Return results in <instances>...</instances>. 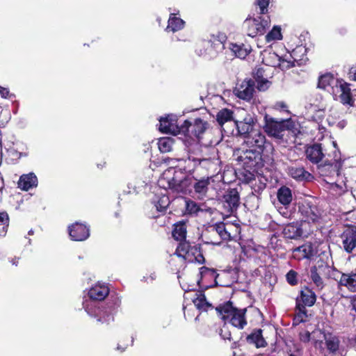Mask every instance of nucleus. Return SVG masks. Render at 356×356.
Instances as JSON below:
<instances>
[{
  "mask_svg": "<svg viewBox=\"0 0 356 356\" xmlns=\"http://www.w3.org/2000/svg\"><path fill=\"white\" fill-rule=\"evenodd\" d=\"M295 50L291 54H286L283 57H280V63L277 67H279L282 70H286L294 66V62L296 58H294Z\"/></svg>",
  "mask_w": 356,
  "mask_h": 356,
  "instance_id": "nucleus-32",
  "label": "nucleus"
},
{
  "mask_svg": "<svg viewBox=\"0 0 356 356\" xmlns=\"http://www.w3.org/2000/svg\"><path fill=\"white\" fill-rule=\"evenodd\" d=\"M153 203L158 211H163L168 207L170 200L165 194H161V195H156Z\"/></svg>",
  "mask_w": 356,
  "mask_h": 356,
  "instance_id": "nucleus-35",
  "label": "nucleus"
},
{
  "mask_svg": "<svg viewBox=\"0 0 356 356\" xmlns=\"http://www.w3.org/2000/svg\"><path fill=\"white\" fill-rule=\"evenodd\" d=\"M174 139L171 137L161 138L158 141L159 150L163 153H167L172 149Z\"/></svg>",
  "mask_w": 356,
  "mask_h": 356,
  "instance_id": "nucleus-38",
  "label": "nucleus"
},
{
  "mask_svg": "<svg viewBox=\"0 0 356 356\" xmlns=\"http://www.w3.org/2000/svg\"><path fill=\"white\" fill-rule=\"evenodd\" d=\"M280 56L275 52H266L263 54V63L268 66L276 67L280 63Z\"/></svg>",
  "mask_w": 356,
  "mask_h": 356,
  "instance_id": "nucleus-39",
  "label": "nucleus"
},
{
  "mask_svg": "<svg viewBox=\"0 0 356 356\" xmlns=\"http://www.w3.org/2000/svg\"><path fill=\"white\" fill-rule=\"evenodd\" d=\"M226 40V36L223 33H219L216 36H213L212 42L216 48V51H220L224 49V42Z\"/></svg>",
  "mask_w": 356,
  "mask_h": 356,
  "instance_id": "nucleus-47",
  "label": "nucleus"
},
{
  "mask_svg": "<svg viewBox=\"0 0 356 356\" xmlns=\"http://www.w3.org/2000/svg\"><path fill=\"white\" fill-rule=\"evenodd\" d=\"M311 339L314 341L312 333L311 334L308 331H303L300 333V340L302 342H309Z\"/></svg>",
  "mask_w": 356,
  "mask_h": 356,
  "instance_id": "nucleus-54",
  "label": "nucleus"
},
{
  "mask_svg": "<svg viewBox=\"0 0 356 356\" xmlns=\"http://www.w3.org/2000/svg\"><path fill=\"white\" fill-rule=\"evenodd\" d=\"M341 80L335 78L332 74L327 73L320 76L318 87L332 94Z\"/></svg>",
  "mask_w": 356,
  "mask_h": 356,
  "instance_id": "nucleus-17",
  "label": "nucleus"
},
{
  "mask_svg": "<svg viewBox=\"0 0 356 356\" xmlns=\"http://www.w3.org/2000/svg\"><path fill=\"white\" fill-rule=\"evenodd\" d=\"M350 75L353 80L356 81V66L351 68L350 71Z\"/></svg>",
  "mask_w": 356,
  "mask_h": 356,
  "instance_id": "nucleus-59",
  "label": "nucleus"
},
{
  "mask_svg": "<svg viewBox=\"0 0 356 356\" xmlns=\"http://www.w3.org/2000/svg\"><path fill=\"white\" fill-rule=\"evenodd\" d=\"M236 122H243L250 126H254L255 119L251 115H247L242 121H236Z\"/></svg>",
  "mask_w": 356,
  "mask_h": 356,
  "instance_id": "nucleus-55",
  "label": "nucleus"
},
{
  "mask_svg": "<svg viewBox=\"0 0 356 356\" xmlns=\"http://www.w3.org/2000/svg\"><path fill=\"white\" fill-rule=\"evenodd\" d=\"M184 25L185 22L182 19L176 17V14L171 13L168 19L166 31L175 33L181 30L184 27Z\"/></svg>",
  "mask_w": 356,
  "mask_h": 356,
  "instance_id": "nucleus-28",
  "label": "nucleus"
},
{
  "mask_svg": "<svg viewBox=\"0 0 356 356\" xmlns=\"http://www.w3.org/2000/svg\"><path fill=\"white\" fill-rule=\"evenodd\" d=\"M323 211L316 206H309L302 210V213L305 221L317 223L321 221L323 217Z\"/></svg>",
  "mask_w": 356,
  "mask_h": 356,
  "instance_id": "nucleus-20",
  "label": "nucleus"
},
{
  "mask_svg": "<svg viewBox=\"0 0 356 356\" xmlns=\"http://www.w3.org/2000/svg\"><path fill=\"white\" fill-rule=\"evenodd\" d=\"M0 223H7L8 224V216L6 212L0 213Z\"/></svg>",
  "mask_w": 356,
  "mask_h": 356,
  "instance_id": "nucleus-57",
  "label": "nucleus"
},
{
  "mask_svg": "<svg viewBox=\"0 0 356 356\" xmlns=\"http://www.w3.org/2000/svg\"><path fill=\"white\" fill-rule=\"evenodd\" d=\"M187 126L188 127V120H185L181 126H179L177 116L175 115H168L161 118L159 120V130L174 136L185 134L186 130L188 129Z\"/></svg>",
  "mask_w": 356,
  "mask_h": 356,
  "instance_id": "nucleus-5",
  "label": "nucleus"
},
{
  "mask_svg": "<svg viewBox=\"0 0 356 356\" xmlns=\"http://www.w3.org/2000/svg\"><path fill=\"white\" fill-rule=\"evenodd\" d=\"M155 278H156V275H155V273H152V274H151V275H149V277H144V279H145L147 282H148V280H149V279L150 280V281H153V280H155Z\"/></svg>",
  "mask_w": 356,
  "mask_h": 356,
  "instance_id": "nucleus-61",
  "label": "nucleus"
},
{
  "mask_svg": "<svg viewBox=\"0 0 356 356\" xmlns=\"http://www.w3.org/2000/svg\"><path fill=\"white\" fill-rule=\"evenodd\" d=\"M208 233L212 236H218L222 240H230L232 238L230 232L223 222L218 223L215 226L211 227L208 230Z\"/></svg>",
  "mask_w": 356,
  "mask_h": 356,
  "instance_id": "nucleus-23",
  "label": "nucleus"
},
{
  "mask_svg": "<svg viewBox=\"0 0 356 356\" xmlns=\"http://www.w3.org/2000/svg\"><path fill=\"white\" fill-rule=\"evenodd\" d=\"M220 334L221 337L225 340L227 339L231 341L232 339L231 332L229 331V327L226 325V324H225L220 329Z\"/></svg>",
  "mask_w": 356,
  "mask_h": 356,
  "instance_id": "nucleus-51",
  "label": "nucleus"
},
{
  "mask_svg": "<svg viewBox=\"0 0 356 356\" xmlns=\"http://www.w3.org/2000/svg\"><path fill=\"white\" fill-rule=\"evenodd\" d=\"M327 106V102L322 97H320L319 99L316 98L313 102H309L305 108L307 114L314 120H317L324 116Z\"/></svg>",
  "mask_w": 356,
  "mask_h": 356,
  "instance_id": "nucleus-11",
  "label": "nucleus"
},
{
  "mask_svg": "<svg viewBox=\"0 0 356 356\" xmlns=\"http://www.w3.org/2000/svg\"><path fill=\"white\" fill-rule=\"evenodd\" d=\"M341 238L344 250L348 253L352 252L356 248V232L348 229L343 232Z\"/></svg>",
  "mask_w": 356,
  "mask_h": 356,
  "instance_id": "nucleus-19",
  "label": "nucleus"
},
{
  "mask_svg": "<svg viewBox=\"0 0 356 356\" xmlns=\"http://www.w3.org/2000/svg\"><path fill=\"white\" fill-rule=\"evenodd\" d=\"M175 256L181 263L185 261L201 264L204 260L200 251L195 247H191L186 241L179 244L175 252Z\"/></svg>",
  "mask_w": 356,
  "mask_h": 356,
  "instance_id": "nucleus-4",
  "label": "nucleus"
},
{
  "mask_svg": "<svg viewBox=\"0 0 356 356\" xmlns=\"http://www.w3.org/2000/svg\"><path fill=\"white\" fill-rule=\"evenodd\" d=\"M310 279L316 286L317 290H321L324 287V282L316 267H313L310 270Z\"/></svg>",
  "mask_w": 356,
  "mask_h": 356,
  "instance_id": "nucleus-41",
  "label": "nucleus"
},
{
  "mask_svg": "<svg viewBox=\"0 0 356 356\" xmlns=\"http://www.w3.org/2000/svg\"><path fill=\"white\" fill-rule=\"evenodd\" d=\"M172 236L177 241H180V243L184 242L186 236V225L184 222H179L175 225L172 232Z\"/></svg>",
  "mask_w": 356,
  "mask_h": 356,
  "instance_id": "nucleus-33",
  "label": "nucleus"
},
{
  "mask_svg": "<svg viewBox=\"0 0 356 356\" xmlns=\"http://www.w3.org/2000/svg\"><path fill=\"white\" fill-rule=\"evenodd\" d=\"M69 235L72 240L82 241L90 236L89 228L84 224L75 222L68 227Z\"/></svg>",
  "mask_w": 356,
  "mask_h": 356,
  "instance_id": "nucleus-13",
  "label": "nucleus"
},
{
  "mask_svg": "<svg viewBox=\"0 0 356 356\" xmlns=\"http://www.w3.org/2000/svg\"><path fill=\"white\" fill-rule=\"evenodd\" d=\"M264 129L266 134L278 140H283L286 131H293L295 122L291 118L277 120L266 115L264 117Z\"/></svg>",
  "mask_w": 356,
  "mask_h": 356,
  "instance_id": "nucleus-2",
  "label": "nucleus"
},
{
  "mask_svg": "<svg viewBox=\"0 0 356 356\" xmlns=\"http://www.w3.org/2000/svg\"><path fill=\"white\" fill-rule=\"evenodd\" d=\"M264 70L258 68L254 72V77L257 83V89L260 91L266 90L270 86V82L264 77Z\"/></svg>",
  "mask_w": 356,
  "mask_h": 356,
  "instance_id": "nucleus-29",
  "label": "nucleus"
},
{
  "mask_svg": "<svg viewBox=\"0 0 356 356\" xmlns=\"http://www.w3.org/2000/svg\"><path fill=\"white\" fill-rule=\"evenodd\" d=\"M95 305V303L91 300L83 302L85 310L90 316L97 317V321L102 323H108L113 320L111 314L101 310L99 308H96Z\"/></svg>",
  "mask_w": 356,
  "mask_h": 356,
  "instance_id": "nucleus-12",
  "label": "nucleus"
},
{
  "mask_svg": "<svg viewBox=\"0 0 356 356\" xmlns=\"http://www.w3.org/2000/svg\"><path fill=\"white\" fill-rule=\"evenodd\" d=\"M314 344L315 347L321 346L323 342L321 338L325 341V345L327 350L331 353H336L339 348V338L331 334L323 332L321 330H316L312 332Z\"/></svg>",
  "mask_w": 356,
  "mask_h": 356,
  "instance_id": "nucleus-7",
  "label": "nucleus"
},
{
  "mask_svg": "<svg viewBox=\"0 0 356 356\" xmlns=\"http://www.w3.org/2000/svg\"><path fill=\"white\" fill-rule=\"evenodd\" d=\"M18 188L24 191L35 188L38 186V178L36 175L30 172L29 174L22 175L18 181Z\"/></svg>",
  "mask_w": 356,
  "mask_h": 356,
  "instance_id": "nucleus-21",
  "label": "nucleus"
},
{
  "mask_svg": "<svg viewBox=\"0 0 356 356\" xmlns=\"http://www.w3.org/2000/svg\"><path fill=\"white\" fill-rule=\"evenodd\" d=\"M351 310L356 313V296L351 301Z\"/></svg>",
  "mask_w": 356,
  "mask_h": 356,
  "instance_id": "nucleus-60",
  "label": "nucleus"
},
{
  "mask_svg": "<svg viewBox=\"0 0 356 356\" xmlns=\"http://www.w3.org/2000/svg\"><path fill=\"white\" fill-rule=\"evenodd\" d=\"M283 234L285 238L296 239L302 236V230L298 223L289 224L284 228Z\"/></svg>",
  "mask_w": 356,
  "mask_h": 356,
  "instance_id": "nucleus-27",
  "label": "nucleus"
},
{
  "mask_svg": "<svg viewBox=\"0 0 356 356\" xmlns=\"http://www.w3.org/2000/svg\"><path fill=\"white\" fill-rule=\"evenodd\" d=\"M185 299H191L197 309L202 312L207 311L211 305L206 300V297L201 291H195L192 296L188 292L184 296Z\"/></svg>",
  "mask_w": 356,
  "mask_h": 356,
  "instance_id": "nucleus-16",
  "label": "nucleus"
},
{
  "mask_svg": "<svg viewBox=\"0 0 356 356\" xmlns=\"http://www.w3.org/2000/svg\"><path fill=\"white\" fill-rule=\"evenodd\" d=\"M0 95L3 98H8L10 96L8 88L0 86Z\"/></svg>",
  "mask_w": 356,
  "mask_h": 356,
  "instance_id": "nucleus-56",
  "label": "nucleus"
},
{
  "mask_svg": "<svg viewBox=\"0 0 356 356\" xmlns=\"http://www.w3.org/2000/svg\"><path fill=\"white\" fill-rule=\"evenodd\" d=\"M255 81L250 79H245L238 81L234 89V94L239 99L249 102L254 92Z\"/></svg>",
  "mask_w": 356,
  "mask_h": 356,
  "instance_id": "nucleus-10",
  "label": "nucleus"
},
{
  "mask_svg": "<svg viewBox=\"0 0 356 356\" xmlns=\"http://www.w3.org/2000/svg\"><path fill=\"white\" fill-rule=\"evenodd\" d=\"M218 276H219V275H216V277H215V282H216V284H218V283H217V279H218Z\"/></svg>",
  "mask_w": 356,
  "mask_h": 356,
  "instance_id": "nucleus-64",
  "label": "nucleus"
},
{
  "mask_svg": "<svg viewBox=\"0 0 356 356\" xmlns=\"http://www.w3.org/2000/svg\"><path fill=\"white\" fill-rule=\"evenodd\" d=\"M205 270H206L207 271H208V272L211 274V275H212V276H213V275H215V274H216V271H215V270H213V269H207H207H205Z\"/></svg>",
  "mask_w": 356,
  "mask_h": 356,
  "instance_id": "nucleus-62",
  "label": "nucleus"
},
{
  "mask_svg": "<svg viewBox=\"0 0 356 356\" xmlns=\"http://www.w3.org/2000/svg\"><path fill=\"white\" fill-rule=\"evenodd\" d=\"M209 124L207 121L197 118L193 122L188 121V129L185 131V135H189L190 137L200 138L205 131L209 128Z\"/></svg>",
  "mask_w": 356,
  "mask_h": 356,
  "instance_id": "nucleus-14",
  "label": "nucleus"
},
{
  "mask_svg": "<svg viewBox=\"0 0 356 356\" xmlns=\"http://www.w3.org/2000/svg\"><path fill=\"white\" fill-rule=\"evenodd\" d=\"M307 318V309L302 305H296V315L293 318L294 324H299L306 321Z\"/></svg>",
  "mask_w": 356,
  "mask_h": 356,
  "instance_id": "nucleus-42",
  "label": "nucleus"
},
{
  "mask_svg": "<svg viewBox=\"0 0 356 356\" xmlns=\"http://www.w3.org/2000/svg\"><path fill=\"white\" fill-rule=\"evenodd\" d=\"M279 202L284 206H288L292 201V193L289 188L286 186L281 187L277 193Z\"/></svg>",
  "mask_w": 356,
  "mask_h": 356,
  "instance_id": "nucleus-30",
  "label": "nucleus"
},
{
  "mask_svg": "<svg viewBox=\"0 0 356 356\" xmlns=\"http://www.w3.org/2000/svg\"><path fill=\"white\" fill-rule=\"evenodd\" d=\"M159 187L170 189L173 192L182 193L188 186L187 176L181 169L168 168L158 180Z\"/></svg>",
  "mask_w": 356,
  "mask_h": 356,
  "instance_id": "nucleus-1",
  "label": "nucleus"
},
{
  "mask_svg": "<svg viewBox=\"0 0 356 356\" xmlns=\"http://www.w3.org/2000/svg\"><path fill=\"white\" fill-rule=\"evenodd\" d=\"M109 293L108 287L105 284L98 283L90 288L88 296L93 300H102Z\"/></svg>",
  "mask_w": 356,
  "mask_h": 356,
  "instance_id": "nucleus-22",
  "label": "nucleus"
},
{
  "mask_svg": "<svg viewBox=\"0 0 356 356\" xmlns=\"http://www.w3.org/2000/svg\"><path fill=\"white\" fill-rule=\"evenodd\" d=\"M246 29L248 35L255 37L258 35H263L270 26V20L268 17H258L247 19L243 23Z\"/></svg>",
  "mask_w": 356,
  "mask_h": 356,
  "instance_id": "nucleus-6",
  "label": "nucleus"
},
{
  "mask_svg": "<svg viewBox=\"0 0 356 356\" xmlns=\"http://www.w3.org/2000/svg\"><path fill=\"white\" fill-rule=\"evenodd\" d=\"M269 2L270 0H257V5L260 8L261 14H265L266 13H267Z\"/></svg>",
  "mask_w": 356,
  "mask_h": 356,
  "instance_id": "nucleus-52",
  "label": "nucleus"
},
{
  "mask_svg": "<svg viewBox=\"0 0 356 356\" xmlns=\"http://www.w3.org/2000/svg\"><path fill=\"white\" fill-rule=\"evenodd\" d=\"M234 123L238 129V133L243 135V137L245 136V135H248L252 131L256 130L253 126H250L243 122H234Z\"/></svg>",
  "mask_w": 356,
  "mask_h": 356,
  "instance_id": "nucleus-46",
  "label": "nucleus"
},
{
  "mask_svg": "<svg viewBox=\"0 0 356 356\" xmlns=\"http://www.w3.org/2000/svg\"><path fill=\"white\" fill-rule=\"evenodd\" d=\"M244 143L249 147L261 149L266 143L265 136L259 129L252 131L248 135L244 136Z\"/></svg>",
  "mask_w": 356,
  "mask_h": 356,
  "instance_id": "nucleus-15",
  "label": "nucleus"
},
{
  "mask_svg": "<svg viewBox=\"0 0 356 356\" xmlns=\"http://www.w3.org/2000/svg\"><path fill=\"white\" fill-rule=\"evenodd\" d=\"M297 275V273L293 270H291L287 273L286 277L290 285L295 286L298 284Z\"/></svg>",
  "mask_w": 356,
  "mask_h": 356,
  "instance_id": "nucleus-49",
  "label": "nucleus"
},
{
  "mask_svg": "<svg viewBox=\"0 0 356 356\" xmlns=\"http://www.w3.org/2000/svg\"><path fill=\"white\" fill-rule=\"evenodd\" d=\"M229 49L239 58H245L250 52V49L245 47L243 44H230Z\"/></svg>",
  "mask_w": 356,
  "mask_h": 356,
  "instance_id": "nucleus-40",
  "label": "nucleus"
},
{
  "mask_svg": "<svg viewBox=\"0 0 356 356\" xmlns=\"http://www.w3.org/2000/svg\"><path fill=\"white\" fill-rule=\"evenodd\" d=\"M281 31L282 29L280 26H275L265 37L266 42L270 43L276 40H282V35Z\"/></svg>",
  "mask_w": 356,
  "mask_h": 356,
  "instance_id": "nucleus-43",
  "label": "nucleus"
},
{
  "mask_svg": "<svg viewBox=\"0 0 356 356\" xmlns=\"http://www.w3.org/2000/svg\"><path fill=\"white\" fill-rule=\"evenodd\" d=\"M225 202L230 209H236L239 203V195L236 189L231 190L225 196Z\"/></svg>",
  "mask_w": 356,
  "mask_h": 356,
  "instance_id": "nucleus-34",
  "label": "nucleus"
},
{
  "mask_svg": "<svg viewBox=\"0 0 356 356\" xmlns=\"http://www.w3.org/2000/svg\"><path fill=\"white\" fill-rule=\"evenodd\" d=\"M211 179V177H208L200 179L195 183L193 188L198 199L202 200L205 197L209 189Z\"/></svg>",
  "mask_w": 356,
  "mask_h": 356,
  "instance_id": "nucleus-24",
  "label": "nucleus"
},
{
  "mask_svg": "<svg viewBox=\"0 0 356 356\" xmlns=\"http://www.w3.org/2000/svg\"><path fill=\"white\" fill-rule=\"evenodd\" d=\"M289 174L291 177L298 181L306 180L310 177V174L302 167L289 168Z\"/></svg>",
  "mask_w": 356,
  "mask_h": 356,
  "instance_id": "nucleus-31",
  "label": "nucleus"
},
{
  "mask_svg": "<svg viewBox=\"0 0 356 356\" xmlns=\"http://www.w3.org/2000/svg\"><path fill=\"white\" fill-rule=\"evenodd\" d=\"M273 109L278 111L281 113H289L287 105L284 102H277L273 106Z\"/></svg>",
  "mask_w": 356,
  "mask_h": 356,
  "instance_id": "nucleus-50",
  "label": "nucleus"
},
{
  "mask_svg": "<svg viewBox=\"0 0 356 356\" xmlns=\"http://www.w3.org/2000/svg\"><path fill=\"white\" fill-rule=\"evenodd\" d=\"M332 95L335 100L339 101L343 105L353 106L355 101L351 95L350 85L343 80H341L335 87Z\"/></svg>",
  "mask_w": 356,
  "mask_h": 356,
  "instance_id": "nucleus-9",
  "label": "nucleus"
},
{
  "mask_svg": "<svg viewBox=\"0 0 356 356\" xmlns=\"http://www.w3.org/2000/svg\"><path fill=\"white\" fill-rule=\"evenodd\" d=\"M8 224L7 223H0V236H5L7 232V227Z\"/></svg>",
  "mask_w": 356,
  "mask_h": 356,
  "instance_id": "nucleus-58",
  "label": "nucleus"
},
{
  "mask_svg": "<svg viewBox=\"0 0 356 356\" xmlns=\"http://www.w3.org/2000/svg\"><path fill=\"white\" fill-rule=\"evenodd\" d=\"M147 183L144 181H138L136 183L129 182L128 184L129 188H131L134 193L140 192L145 186Z\"/></svg>",
  "mask_w": 356,
  "mask_h": 356,
  "instance_id": "nucleus-48",
  "label": "nucleus"
},
{
  "mask_svg": "<svg viewBox=\"0 0 356 356\" xmlns=\"http://www.w3.org/2000/svg\"><path fill=\"white\" fill-rule=\"evenodd\" d=\"M306 154L310 161L316 163L321 161L324 155L320 144H314L307 147Z\"/></svg>",
  "mask_w": 356,
  "mask_h": 356,
  "instance_id": "nucleus-25",
  "label": "nucleus"
},
{
  "mask_svg": "<svg viewBox=\"0 0 356 356\" xmlns=\"http://www.w3.org/2000/svg\"><path fill=\"white\" fill-rule=\"evenodd\" d=\"M216 120L222 126L225 123L234 120L233 112L227 108L222 109L218 113Z\"/></svg>",
  "mask_w": 356,
  "mask_h": 356,
  "instance_id": "nucleus-36",
  "label": "nucleus"
},
{
  "mask_svg": "<svg viewBox=\"0 0 356 356\" xmlns=\"http://www.w3.org/2000/svg\"><path fill=\"white\" fill-rule=\"evenodd\" d=\"M235 155L238 163L241 164L247 170L256 168L261 159L260 152L255 149L238 151Z\"/></svg>",
  "mask_w": 356,
  "mask_h": 356,
  "instance_id": "nucleus-8",
  "label": "nucleus"
},
{
  "mask_svg": "<svg viewBox=\"0 0 356 356\" xmlns=\"http://www.w3.org/2000/svg\"><path fill=\"white\" fill-rule=\"evenodd\" d=\"M294 252L300 254L298 257L299 259L301 258H309L312 255V247L307 244L297 248Z\"/></svg>",
  "mask_w": 356,
  "mask_h": 356,
  "instance_id": "nucleus-45",
  "label": "nucleus"
},
{
  "mask_svg": "<svg viewBox=\"0 0 356 356\" xmlns=\"http://www.w3.org/2000/svg\"><path fill=\"white\" fill-rule=\"evenodd\" d=\"M340 286L346 287L350 291H356V273H343L339 282Z\"/></svg>",
  "mask_w": 356,
  "mask_h": 356,
  "instance_id": "nucleus-26",
  "label": "nucleus"
},
{
  "mask_svg": "<svg viewBox=\"0 0 356 356\" xmlns=\"http://www.w3.org/2000/svg\"><path fill=\"white\" fill-rule=\"evenodd\" d=\"M204 237L205 238L204 242L208 244L212 245H220V241H218L213 239L216 236H212L210 234L208 233V231L204 234Z\"/></svg>",
  "mask_w": 356,
  "mask_h": 356,
  "instance_id": "nucleus-53",
  "label": "nucleus"
},
{
  "mask_svg": "<svg viewBox=\"0 0 356 356\" xmlns=\"http://www.w3.org/2000/svg\"><path fill=\"white\" fill-rule=\"evenodd\" d=\"M185 208L187 213L191 215H197L200 211H204L200 205L191 200L185 201Z\"/></svg>",
  "mask_w": 356,
  "mask_h": 356,
  "instance_id": "nucleus-44",
  "label": "nucleus"
},
{
  "mask_svg": "<svg viewBox=\"0 0 356 356\" xmlns=\"http://www.w3.org/2000/svg\"><path fill=\"white\" fill-rule=\"evenodd\" d=\"M248 340L250 343L255 344L257 348L265 347L266 346V342L262 336L261 330H258L248 336Z\"/></svg>",
  "mask_w": 356,
  "mask_h": 356,
  "instance_id": "nucleus-37",
  "label": "nucleus"
},
{
  "mask_svg": "<svg viewBox=\"0 0 356 356\" xmlns=\"http://www.w3.org/2000/svg\"><path fill=\"white\" fill-rule=\"evenodd\" d=\"M220 318L226 323H231L234 327L243 329L247 325L245 318L246 309H238L234 307L232 304L227 302L216 308Z\"/></svg>",
  "mask_w": 356,
  "mask_h": 356,
  "instance_id": "nucleus-3",
  "label": "nucleus"
},
{
  "mask_svg": "<svg viewBox=\"0 0 356 356\" xmlns=\"http://www.w3.org/2000/svg\"><path fill=\"white\" fill-rule=\"evenodd\" d=\"M209 162V161L208 159H203L202 161H200V163L202 165H204L205 163Z\"/></svg>",
  "mask_w": 356,
  "mask_h": 356,
  "instance_id": "nucleus-63",
  "label": "nucleus"
},
{
  "mask_svg": "<svg viewBox=\"0 0 356 356\" xmlns=\"http://www.w3.org/2000/svg\"><path fill=\"white\" fill-rule=\"evenodd\" d=\"M316 300L315 293L310 289L305 287L300 291V296L296 299V305H302L304 307H312Z\"/></svg>",
  "mask_w": 356,
  "mask_h": 356,
  "instance_id": "nucleus-18",
  "label": "nucleus"
}]
</instances>
